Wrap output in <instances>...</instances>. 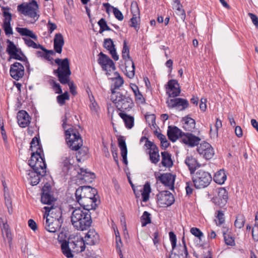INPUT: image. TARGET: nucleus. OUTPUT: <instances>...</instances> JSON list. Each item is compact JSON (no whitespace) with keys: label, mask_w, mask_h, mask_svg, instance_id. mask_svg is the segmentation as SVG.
Returning a JSON list of instances; mask_svg holds the SVG:
<instances>
[{"label":"nucleus","mask_w":258,"mask_h":258,"mask_svg":"<svg viewBox=\"0 0 258 258\" xmlns=\"http://www.w3.org/2000/svg\"><path fill=\"white\" fill-rule=\"evenodd\" d=\"M190 232L192 235L198 237L200 239L203 236V233L198 228H191L190 229Z\"/></svg>","instance_id":"59"},{"label":"nucleus","mask_w":258,"mask_h":258,"mask_svg":"<svg viewBox=\"0 0 258 258\" xmlns=\"http://www.w3.org/2000/svg\"><path fill=\"white\" fill-rule=\"evenodd\" d=\"M62 223L61 219L53 220L49 218V233H57L56 239H58L59 236L58 232L59 231Z\"/></svg>","instance_id":"33"},{"label":"nucleus","mask_w":258,"mask_h":258,"mask_svg":"<svg viewBox=\"0 0 258 258\" xmlns=\"http://www.w3.org/2000/svg\"><path fill=\"white\" fill-rule=\"evenodd\" d=\"M155 176L158 181H160L163 184L168 186L169 189H173L175 176L170 173L160 174L155 172Z\"/></svg>","instance_id":"14"},{"label":"nucleus","mask_w":258,"mask_h":258,"mask_svg":"<svg viewBox=\"0 0 258 258\" xmlns=\"http://www.w3.org/2000/svg\"><path fill=\"white\" fill-rule=\"evenodd\" d=\"M146 148L149 150V154L151 162L156 164L160 160V155L158 147L153 142L148 141Z\"/></svg>","instance_id":"20"},{"label":"nucleus","mask_w":258,"mask_h":258,"mask_svg":"<svg viewBox=\"0 0 258 258\" xmlns=\"http://www.w3.org/2000/svg\"><path fill=\"white\" fill-rule=\"evenodd\" d=\"M183 134L184 133L177 126H169L168 127L167 136L169 139L172 142H175L179 137L182 140Z\"/></svg>","instance_id":"25"},{"label":"nucleus","mask_w":258,"mask_h":258,"mask_svg":"<svg viewBox=\"0 0 258 258\" xmlns=\"http://www.w3.org/2000/svg\"><path fill=\"white\" fill-rule=\"evenodd\" d=\"M10 74L14 79L18 81L24 75V68L21 63L15 62L11 66Z\"/></svg>","instance_id":"22"},{"label":"nucleus","mask_w":258,"mask_h":258,"mask_svg":"<svg viewBox=\"0 0 258 258\" xmlns=\"http://www.w3.org/2000/svg\"><path fill=\"white\" fill-rule=\"evenodd\" d=\"M122 57L125 60V70L126 76L129 78H133L135 76V64L130 55L129 47L127 45L125 40L123 41V48L122 50Z\"/></svg>","instance_id":"10"},{"label":"nucleus","mask_w":258,"mask_h":258,"mask_svg":"<svg viewBox=\"0 0 258 258\" xmlns=\"http://www.w3.org/2000/svg\"><path fill=\"white\" fill-rule=\"evenodd\" d=\"M31 167L33 169V170H27L25 174V178L30 184L32 185H35L39 183V181H42L45 184L47 181V179L46 177V164L45 163V166H42V168L44 170V173L41 172L43 170L40 168L36 170L33 167Z\"/></svg>","instance_id":"8"},{"label":"nucleus","mask_w":258,"mask_h":258,"mask_svg":"<svg viewBox=\"0 0 258 258\" xmlns=\"http://www.w3.org/2000/svg\"><path fill=\"white\" fill-rule=\"evenodd\" d=\"M182 245H179L175 247V250L171 251V255L169 258H187L188 252L184 238L182 239Z\"/></svg>","instance_id":"23"},{"label":"nucleus","mask_w":258,"mask_h":258,"mask_svg":"<svg viewBox=\"0 0 258 258\" xmlns=\"http://www.w3.org/2000/svg\"><path fill=\"white\" fill-rule=\"evenodd\" d=\"M110 100L116 104L120 112L130 111L134 106V104L132 99L127 95H123L119 92L112 91Z\"/></svg>","instance_id":"3"},{"label":"nucleus","mask_w":258,"mask_h":258,"mask_svg":"<svg viewBox=\"0 0 258 258\" xmlns=\"http://www.w3.org/2000/svg\"><path fill=\"white\" fill-rule=\"evenodd\" d=\"M84 240L87 244L95 245L99 242V236L94 229H90L86 234Z\"/></svg>","instance_id":"29"},{"label":"nucleus","mask_w":258,"mask_h":258,"mask_svg":"<svg viewBox=\"0 0 258 258\" xmlns=\"http://www.w3.org/2000/svg\"><path fill=\"white\" fill-rule=\"evenodd\" d=\"M114 76L113 78H110L111 79L114 80L113 88H111V92L112 90L115 91V90L119 88L124 83L123 79L120 77L118 73L116 72H114Z\"/></svg>","instance_id":"40"},{"label":"nucleus","mask_w":258,"mask_h":258,"mask_svg":"<svg viewBox=\"0 0 258 258\" xmlns=\"http://www.w3.org/2000/svg\"><path fill=\"white\" fill-rule=\"evenodd\" d=\"M18 123L20 127L28 126L31 122V117L25 110H20L17 113Z\"/></svg>","instance_id":"27"},{"label":"nucleus","mask_w":258,"mask_h":258,"mask_svg":"<svg viewBox=\"0 0 258 258\" xmlns=\"http://www.w3.org/2000/svg\"><path fill=\"white\" fill-rule=\"evenodd\" d=\"M131 11L133 16H139L140 11L138 8L137 3L133 2L131 5Z\"/></svg>","instance_id":"54"},{"label":"nucleus","mask_w":258,"mask_h":258,"mask_svg":"<svg viewBox=\"0 0 258 258\" xmlns=\"http://www.w3.org/2000/svg\"><path fill=\"white\" fill-rule=\"evenodd\" d=\"M56 98L58 103L62 106L65 104L66 100L70 99V96L68 92L66 91L63 94L57 96Z\"/></svg>","instance_id":"52"},{"label":"nucleus","mask_w":258,"mask_h":258,"mask_svg":"<svg viewBox=\"0 0 258 258\" xmlns=\"http://www.w3.org/2000/svg\"><path fill=\"white\" fill-rule=\"evenodd\" d=\"M103 46L109 51L114 60H118L119 56L116 52L115 45L111 38H106L104 40Z\"/></svg>","instance_id":"28"},{"label":"nucleus","mask_w":258,"mask_h":258,"mask_svg":"<svg viewBox=\"0 0 258 258\" xmlns=\"http://www.w3.org/2000/svg\"><path fill=\"white\" fill-rule=\"evenodd\" d=\"M162 165L166 167H170L173 165L171 155L167 151L161 152Z\"/></svg>","instance_id":"38"},{"label":"nucleus","mask_w":258,"mask_h":258,"mask_svg":"<svg viewBox=\"0 0 258 258\" xmlns=\"http://www.w3.org/2000/svg\"><path fill=\"white\" fill-rule=\"evenodd\" d=\"M141 220L142 227L146 226L148 224L150 223L151 222L150 214L145 211L141 217Z\"/></svg>","instance_id":"51"},{"label":"nucleus","mask_w":258,"mask_h":258,"mask_svg":"<svg viewBox=\"0 0 258 258\" xmlns=\"http://www.w3.org/2000/svg\"><path fill=\"white\" fill-rule=\"evenodd\" d=\"M157 203L160 207L171 206L174 202L173 195L168 191H162L157 195Z\"/></svg>","instance_id":"15"},{"label":"nucleus","mask_w":258,"mask_h":258,"mask_svg":"<svg viewBox=\"0 0 258 258\" xmlns=\"http://www.w3.org/2000/svg\"><path fill=\"white\" fill-rule=\"evenodd\" d=\"M227 230L224 229L222 231L225 243L230 246L235 245V241L233 237L229 234H226Z\"/></svg>","instance_id":"48"},{"label":"nucleus","mask_w":258,"mask_h":258,"mask_svg":"<svg viewBox=\"0 0 258 258\" xmlns=\"http://www.w3.org/2000/svg\"><path fill=\"white\" fill-rule=\"evenodd\" d=\"M77 202L83 207V210L90 212V210H94L97 206V201L93 199H86L80 197H76Z\"/></svg>","instance_id":"21"},{"label":"nucleus","mask_w":258,"mask_h":258,"mask_svg":"<svg viewBox=\"0 0 258 258\" xmlns=\"http://www.w3.org/2000/svg\"><path fill=\"white\" fill-rule=\"evenodd\" d=\"M118 146L120 148L121 151V156L122 157L123 162L125 164H127V150L126 148V143L125 142V140L123 139V137H120L118 139Z\"/></svg>","instance_id":"34"},{"label":"nucleus","mask_w":258,"mask_h":258,"mask_svg":"<svg viewBox=\"0 0 258 258\" xmlns=\"http://www.w3.org/2000/svg\"><path fill=\"white\" fill-rule=\"evenodd\" d=\"M175 4L176 5L174 6L175 8L180 13L181 19L184 20L185 18V13L184 11L182 9V5L180 3H175Z\"/></svg>","instance_id":"60"},{"label":"nucleus","mask_w":258,"mask_h":258,"mask_svg":"<svg viewBox=\"0 0 258 258\" xmlns=\"http://www.w3.org/2000/svg\"><path fill=\"white\" fill-rule=\"evenodd\" d=\"M70 159L69 157H64L62 164L64 167L66 168L67 170H69L73 166V164L71 163Z\"/></svg>","instance_id":"61"},{"label":"nucleus","mask_w":258,"mask_h":258,"mask_svg":"<svg viewBox=\"0 0 258 258\" xmlns=\"http://www.w3.org/2000/svg\"><path fill=\"white\" fill-rule=\"evenodd\" d=\"M248 16L250 17L253 24L255 26V27L256 28L258 27V18L257 17L252 14V13H248Z\"/></svg>","instance_id":"64"},{"label":"nucleus","mask_w":258,"mask_h":258,"mask_svg":"<svg viewBox=\"0 0 258 258\" xmlns=\"http://www.w3.org/2000/svg\"><path fill=\"white\" fill-rule=\"evenodd\" d=\"M61 210L60 202L58 200V192L49 185V218L53 220L61 219Z\"/></svg>","instance_id":"5"},{"label":"nucleus","mask_w":258,"mask_h":258,"mask_svg":"<svg viewBox=\"0 0 258 258\" xmlns=\"http://www.w3.org/2000/svg\"><path fill=\"white\" fill-rule=\"evenodd\" d=\"M16 30L21 35L25 36L23 39L28 47L35 49L40 47L39 44L36 43L33 41L37 40V36L32 31L26 28L20 27H17Z\"/></svg>","instance_id":"11"},{"label":"nucleus","mask_w":258,"mask_h":258,"mask_svg":"<svg viewBox=\"0 0 258 258\" xmlns=\"http://www.w3.org/2000/svg\"><path fill=\"white\" fill-rule=\"evenodd\" d=\"M227 178V175L224 170L221 169L217 171L214 176V181L219 184H222L224 183Z\"/></svg>","instance_id":"39"},{"label":"nucleus","mask_w":258,"mask_h":258,"mask_svg":"<svg viewBox=\"0 0 258 258\" xmlns=\"http://www.w3.org/2000/svg\"><path fill=\"white\" fill-rule=\"evenodd\" d=\"M197 151L203 158L207 160L211 159L214 155V149L208 142L202 143L197 148Z\"/></svg>","instance_id":"17"},{"label":"nucleus","mask_w":258,"mask_h":258,"mask_svg":"<svg viewBox=\"0 0 258 258\" xmlns=\"http://www.w3.org/2000/svg\"><path fill=\"white\" fill-rule=\"evenodd\" d=\"M37 49L38 50L35 51L36 56L43 60H48V50L40 44V47H38Z\"/></svg>","instance_id":"43"},{"label":"nucleus","mask_w":258,"mask_h":258,"mask_svg":"<svg viewBox=\"0 0 258 258\" xmlns=\"http://www.w3.org/2000/svg\"><path fill=\"white\" fill-rule=\"evenodd\" d=\"M185 163L188 166L191 174H194L197 168L200 166L197 160L192 156L187 157L185 160Z\"/></svg>","instance_id":"35"},{"label":"nucleus","mask_w":258,"mask_h":258,"mask_svg":"<svg viewBox=\"0 0 258 258\" xmlns=\"http://www.w3.org/2000/svg\"><path fill=\"white\" fill-rule=\"evenodd\" d=\"M53 42V47L55 51L58 53H61L62 47L64 44V39L62 34L60 33L55 34Z\"/></svg>","instance_id":"32"},{"label":"nucleus","mask_w":258,"mask_h":258,"mask_svg":"<svg viewBox=\"0 0 258 258\" xmlns=\"http://www.w3.org/2000/svg\"><path fill=\"white\" fill-rule=\"evenodd\" d=\"M5 204L7 207L8 213L12 214L13 213L12 200L9 194H4Z\"/></svg>","instance_id":"47"},{"label":"nucleus","mask_w":258,"mask_h":258,"mask_svg":"<svg viewBox=\"0 0 258 258\" xmlns=\"http://www.w3.org/2000/svg\"><path fill=\"white\" fill-rule=\"evenodd\" d=\"M98 59V63L101 66L102 69L106 71L107 76H110V72L115 70V66L113 60L109 56L101 52L99 55Z\"/></svg>","instance_id":"12"},{"label":"nucleus","mask_w":258,"mask_h":258,"mask_svg":"<svg viewBox=\"0 0 258 258\" xmlns=\"http://www.w3.org/2000/svg\"><path fill=\"white\" fill-rule=\"evenodd\" d=\"M55 62L59 66L55 73L57 74L59 82L62 84H67L71 74L69 59L66 58L62 60L57 58L55 59Z\"/></svg>","instance_id":"6"},{"label":"nucleus","mask_w":258,"mask_h":258,"mask_svg":"<svg viewBox=\"0 0 258 258\" xmlns=\"http://www.w3.org/2000/svg\"><path fill=\"white\" fill-rule=\"evenodd\" d=\"M245 222V217L243 215H239L236 217V219L234 222V225L236 228L240 229L243 227Z\"/></svg>","instance_id":"49"},{"label":"nucleus","mask_w":258,"mask_h":258,"mask_svg":"<svg viewBox=\"0 0 258 258\" xmlns=\"http://www.w3.org/2000/svg\"><path fill=\"white\" fill-rule=\"evenodd\" d=\"M169 235L173 250H176L175 247L176 245V236L173 232H170L169 233Z\"/></svg>","instance_id":"57"},{"label":"nucleus","mask_w":258,"mask_h":258,"mask_svg":"<svg viewBox=\"0 0 258 258\" xmlns=\"http://www.w3.org/2000/svg\"><path fill=\"white\" fill-rule=\"evenodd\" d=\"M151 191L150 184L149 182H146L144 185L143 188L142 187V191H140L143 198V201L147 202L149 199V195Z\"/></svg>","instance_id":"41"},{"label":"nucleus","mask_w":258,"mask_h":258,"mask_svg":"<svg viewBox=\"0 0 258 258\" xmlns=\"http://www.w3.org/2000/svg\"><path fill=\"white\" fill-rule=\"evenodd\" d=\"M166 103L169 108H176L179 111L184 110L188 107L189 105L187 100L181 98L168 99Z\"/></svg>","instance_id":"19"},{"label":"nucleus","mask_w":258,"mask_h":258,"mask_svg":"<svg viewBox=\"0 0 258 258\" xmlns=\"http://www.w3.org/2000/svg\"><path fill=\"white\" fill-rule=\"evenodd\" d=\"M85 240L83 238H78L77 240L68 242L71 247L74 249V252H82L85 250Z\"/></svg>","instance_id":"31"},{"label":"nucleus","mask_w":258,"mask_h":258,"mask_svg":"<svg viewBox=\"0 0 258 258\" xmlns=\"http://www.w3.org/2000/svg\"><path fill=\"white\" fill-rule=\"evenodd\" d=\"M119 116L123 119L125 125L128 129H131L134 125V118L133 116L127 115L125 112H119Z\"/></svg>","instance_id":"37"},{"label":"nucleus","mask_w":258,"mask_h":258,"mask_svg":"<svg viewBox=\"0 0 258 258\" xmlns=\"http://www.w3.org/2000/svg\"><path fill=\"white\" fill-rule=\"evenodd\" d=\"M228 199V192L224 188H219L218 189V195L213 197L212 201L215 205L220 207H224L227 203Z\"/></svg>","instance_id":"18"},{"label":"nucleus","mask_w":258,"mask_h":258,"mask_svg":"<svg viewBox=\"0 0 258 258\" xmlns=\"http://www.w3.org/2000/svg\"><path fill=\"white\" fill-rule=\"evenodd\" d=\"M72 209L73 211L71 220L74 227L80 231H84L89 228L92 222L90 212L84 211L81 208L73 207Z\"/></svg>","instance_id":"1"},{"label":"nucleus","mask_w":258,"mask_h":258,"mask_svg":"<svg viewBox=\"0 0 258 258\" xmlns=\"http://www.w3.org/2000/svg\"><path fill=\"white\" fill-rule=\"evenodd\" d=\"M8 46L7 52L10 55L11 58L25 61L26 57L20 49L17 48L14 43L10 40H7Z\"/></svg>","instance_id":"16"},{"label":"nucleus","mask_w":258,"mask_h":258,"mask_svg":"<svg viewBox=\"0 0 258 258\" xmlns=\"http://www.w3.org/2000/svg\"><path fill=\"white\" fill-rule=\"evenodd\" d=\"M78 178L83 181V183H91L95 178V174L93 173L87 171L86 169L80 168L79 170L78 171Z\"/></svg>","instance_id":"26"},{"label":"nucleus","mask_w":258,"mask_h":258,"mask_svg":"<svg viewBox=\"0 0 258 258\" xmlns=\"http://www.w3.org/2000/svg\"><path fill=\"white\" fill-rule=\"evenodd\" d=\"M76 197H80L86 199L97 201L98 196L97 189L90 186H83L79 187L75 192Z\"/></svg>","instance_id":"13"},{"label":"nucleus","mask_w":258,"mask_h":258,"mask_svg":"<svg viewBox=\"0 0 258 258\" xmlns=\"http://www.w3.org/2000/svg\"><path fill=\"white\" fill-rule=\"evenodd\" d=\"M44 209L45 211L43 215V220H45L44 227L45 229L48 231V207H44Z\"/></svg>","instance_id":"58"},{"label":"nucleus","mask_w":258,"mask_h":258,"mask_svg":"<svg viewBox=\"0 0 258 258\" xmlns=\"http://www.w3.org/2000/svg\"><path fill=\"white\" fill-rule=\"evenodd\" d=\"M2 233L4 238L6 237L8 240V242L11 245L12 241V234L10 231L9 226L7 223H4L3 227L2 228Z\"/></svg>","instance_id":"46"},{"label":"nucleus","mask_w":258,"mask_h":258,"mask_svg":"<svg viewBox=\"0 0 258 258\" xmlns=\"http://www.w3.org/2000/svg\"><path fill=\"white\" fill-rule=\"evenodd\" d=\"M139 19L140 17H139V16L133 15V17L131 19V27L136 28L138 27V20H139Z\"/></svg>","instance_id":"62"},{"label":"nucleus","mask_w":258,"mask_h":258,"mask_svg":"<svg viewBox=\"0 0 258 258\" xmlns=\"http://www.w3.org/2000/svg\"><path fill=\"white\" fill-rule=\"evenodd\" d=\"M182 121L184 122L183 127L185 130L192 132L195 129L196 121L193 118L186 116L182 118Z\"/></svg>","instance_id":"36"},{"label":"nucleus","mask_w":258,"mask_h":258,"mask_svg":"<svg viewBox=\"0 0 258 258\" xmlns=\"http://www.w3.org/2000/svg\"><path fill=\"white\" fill-rule=\"evenodd\" d=\"M88 152V149L86 147H83L80 149L76 155L77 160L80 162L81 160L85 159L87 156Z\"/></svg>","instance_id":"50"},{"label":"nucleus","mask_w":258,"mask_h":258,"mask_svg":"<svg viewBox=\"0 0 258 258\" xmlns=\"http://www.w3.org/2000/svg\"><path fill=\"white\" fill-rule=\"evenodd\" d=\"M66 141L70 148L75 151L80 149L83 145V140L78 129L70 128L65 131Z\"/></svg>","instance_id":"7"},{"label":"nucleus","mask_w":258,"mask_h":258,"mask_svg":"<svg viewBox=\"0 0 258 258\" xmlns=\"http://www.w3.org/2000/svg\"><path fill=\"white\" fill-rule=\"evenodd\" d=\"M50 84L52 85V87L53 90L54 91L55 93L57 94H61L62 90L61 88V86L59 83H56L53 80H52L50 82Z\"/></svg>","instance_id":"56"},{"label":"nucleus","mask_w":258,"mask_h":258,"mask_svg":"<svg viewBox=\"0 0 258 258\" xmlns=\"http://www.w3.org/2000/svg\"><path fill=\"white\" fill-rule=\"evenodd\" d=\"M201 139L190 133L183 134L182 137V142L190 147H194L198 145Z\"/></svg>","instance_id":"30"},{"label":"nucleus","mask_w":258,"mask_h":258,"mask_svg":"<svg viewBox=\"0 0 258 258\" xmlns=\"http://www.w3.org/2000/svg\"><path fill=\"white\" fill-rule=\"evenodd\" d=\"M41 202L43 204L48 205V183L46 181L42 188Z\"/></svg>","instance_id":"45"},{"label":"nucleus","mask_w":258,"mask_h":258,"mask_svg":"<svg viewBox=\"0 0 258 258\" xmlns=\"http://www.w3.org/2000/svg\"><path fill=\"white\" fill-rule=\"evenodd\" d=\"M17 10L21 14L31 19L29 21L30 23H34L38 19V6L34 0H32L29 3H23L19 5Z\"/></svg>","instance_id":"4"},{"label":"nucleus","mask_w":258,"mask_h":258,"mask_svg":"<svg viewBox=\"0 0 258 258\" xmlns=\"http://www.w3.org/2000/svg\"><path fill=\"white\" fill-rule=\"evenodd\" d=\"M216 217L218 220V222L216 223L217 226L221 225L225 222L224 215L222 211L219 210L217 211Z\"/></svg>","instance_id":"55"},{"label":"nucleus","mask_w":258,"mask_h":258,"mask_svg":"<svg viewBox=\"0 0 258 258\" xmlns=\"http://www.w3.org/2000/svg\"><path fill=\"white\" fill-rule=\"evenodd\" d=\"M98 24L100 27V33H102L104 31H110L111 29L107 25L106 22L104 18H101L98 22Z\"/></svg>","instance_id":"53"},{"label":"nucleus","mask_w":258,"mask_h":258,"mask_svg":"<svg viewBox=\"0 0 258 258\" xmlns=\"http://www.w3.org/2000/svg\"><path fill=\"white\" fill-rule=\"evenodd\" d=\"M167 93L170 97L178 96L180 93L179 84L174 80H171L168 82Z\"/></svg>","instance_id":"24"},{"label":"nucleus","mask_w":258,"mask_h":258,"mask_svg":"<svg viewBox=\"0 0 258 258\" xmlns=\"http://www.w3.org/2000/svg\"><path fill=\"white\" fill-rule=\"evenodd\" d=\"M30 150L32 151L31 159L29 160V165L38 170L41 169V172L44 173V170L42 166H45V161L43 155L42 154V149L39 145V139L37 137L33 138L30 143Z\"/></svg>","instance_id":"2"},{"label":"nucleus","mask_w":258,"mask_h":258,"mask_svg":"<svg viewBox=\"0 0 258 258\" xmlns=\"http://www.w3.org/2000/svg\"><path fill=\"white\" fill-rule=\"evenodd\" d=\"M211 174L203 169H198L192 177V181L197 188H203L208 186L212 181Z\"/></svg>","instance_id":"9"},{"label":"nucleus","mask_w":258,"mask_h":258,"mask_svg":"<svg viewBox=\"0 0 258 258\" xmlns=\"http://www.w3.org/2000/svg\"><path fill=\"white\" fill-rule=\"evenodd\" d=\"M71 248L70 244L67 241H64L61 243V248L62 252L68 258H72L74 257Z\"/></svg>","instance_id":"44"},{"label":"nucleus","mask_w":258,"mask_h":258,"mask_svg":"<svg viewBox=\"0 0 258 258\" xmlns=\"http://www.w3.org/2000/svg\"><path fill=\"white\" fill-rule=\"evenodd\" d=\"M145 118L149 124H153L155 122L156 117L154 114H147L145 115Z\"/></svg>","instance_id":"63"},{"label":"nucleus","mask_w":258,"mask_h":258,"mask_svg":"<svg viewBox=\"0 0 258 258\" xmlns=\"http://www.w3.org/2000/svg\"><path fill=\"white\" fill-rule=\"evenodd\" d=\"M103 6L106 8V12L108 13L109 12V8L111 7L113 9L115 17L119 21H122L123 19L122 13L117 8L111 6L109 3H104Z\"/></svg>","instance_id":"42"}]
</instances>
